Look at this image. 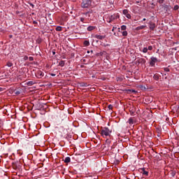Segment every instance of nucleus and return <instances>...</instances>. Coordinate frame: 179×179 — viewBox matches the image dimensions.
Wrapping results in <instances>:
<instances>
[{
    "label": "nucleus",
    "instance_id": "4be33fe9",
    "mask_svg": "<svg viewBox=\"0 0 179 179\" xmlns=\"http://www.w3.org/2000/svg\"><path fill=\"white\" fill-rule=\"evenodd\" d=\"M121 30H122L123 31H125V30H127V26L126 25H122L121 26Z\"/></svg>",
    "mask_w": 179,
    "mask_h": 179
},
{
    "label": "nucleus",
    "instance_id": "09e8293b",
    "mask_svg": "<svg viewBox=\"0 0 179 179\" xmlns=\"http://www.w3.org/2000/svg\"><path fill=\"white\" fill-rule=\"evenodd\" d=\"M90 52L93 53V50H91Z\"/></svg>",
    "mask_w": 179,
    "mask_h": 179
},
{
    "label": "nucleus",
    "instance_id": "cd10ccee",
    "mask_svg": "<svg viewBox=\"0 0 179 179\" xmlns=\"http://www.w3.org/2000/svg\"><path fill=\"white\" fill-rule=\"evenodd\" d=\"M164 72H170V69L166 67L164 69Z\"/></svg>",
    "mask_w": 179,
    "mask_h": 179
},
{
    "label": "nucleus",
    "instance_id": "39448f33",
    "mask_svg": "<svg viewBox=\"0 0 179 179\" xmlns=\"http://www.w3.org/2000/svg\"><path fill=\"white\" fill-rule=\"evenodd\" d=\"M36 76L38 79H41V78H43V76H44V73L43 71H38L36 72Z\"/></svg>",
    "mask_w": 179,
    "mask_h": 179
},
{
    "label": "nucleus",
    "instance_id": "ddd939ff",
    "mask_svg": "<svg viewBox=\"0 0 179 179\" xmlns=\"http://www.w3.org/2000/svg\"><path fill=\"white\" fill-rule=\"evenodd\" d=\"M155 80H159L160 79V75L156 73L153 76Z\"/></svg>",
    "mask_w": 179,
    "mask_h": 179
},
{
    "label": "nucleus",
    "instance_id": "de8ad7c7",
    "mask_svg": "<svg viewBox=\"0 0 179 179\" xmlns=\"http://www.w3.org/2000/svg\"><path fill=\"white\" fill-rule=\"evenodd\" d=\"M90 51L88 50V51H87V54H90Z\"/></svg>",
    "mask_w": 179,
    "mask_h": 179
},
{
    "label": "nucleus",
    "instance_id": "a19ab883",
    "mask_svg": "<svg viewBox=\"0 0 179 179\" xmlns=\"http://www.w3.org/2000/svg\"><path fill=\"white\" fill-rule=\"evenodd\" d=\"M50 75H51V76H56V74H55V73H51Z\"/></svg>",
    "mask_w": 179,
    "mask_h": 179
},
{
    "label": "nucleus",
    "instance_id": "72a5a7b5",
    "mask_svg": "<svg viewBox=\"0 0 179 179\" xmlns=\"http://www.w3.org/2000/svg\"><path fill=\"white\" fill-rule=\"evenodd\" d=\"M147 49L149 50V51H152V50H153V47L152 45H150Z\"/></svg>",
    "mask_w": 179,
    "mask_h": 179
},
{
    "label": "nucleus",
    "instance_id": "f03ea898",
    "mask_svg": "<svg viewBox=\"0 0 179 179\" xmlns=\"http://www.w3.org/2000/svg\"><path fill=\"white\" fill-rule=\"evenodd\" d=\"M92 5V0H83V2L81 3V7L82 8H89Z\"/></svg>",
    "mask_w": 179,
    "mask_h": 179
},
{
    "label": "nucleus",
    "instance_id": "4c0bfd02",
    "mask_svg": "<svg viewBox=\"0 0 179 179\" xmlns=\"http://www.w3.org/2000/svg\"><path fill=\"white\" fill-rule=\"evenodd\" d=\"M37 21H33V24H37Z\"/></svg>",
    "mask_w": 179,
    "mask_h": 179
},
{
    "label": "nucleus",
    "instance_id": "f257e3e1",
    "mask_svg": "<svg viewBox=\"0 0 179 179\" xmlns=\"http://www.w3.org/2000/svg\"><path fill=\"white\" fill-rule=\"evenodd\" d=\"M112 130H110L108 127H101V135L103 138H107V136H111Z\"/></svg>",
    "mask_w": 179,
    "mask_h": 179
},
{
    "label": "nucleus",
    "instance_id": "6ab92c4d",
    "mask_svg": "<svg viewBox=\"0 0 179 179\" xmlns=\"http://www.w3.org/2000/svg\"><path fill=\"white\" fill-rule=\"evenodd\" d=\"M56 31H62V27L58 26L55 29Z\"/></svg>",
    "mask_w": 179,
    "mask_h": 179
},
{
    "label": "nucleus",
    "instance_id": "f704fd0d",
    "mask_svg": "<svg viewBox=\"0 0 179 179\" xmlns=\"http://www.w3.org/2000/svg\"><path fill=\"white\" fill-rule=\"evenodd\" d=\"M29 61H34V58L33 57H29Z\"/></svg>",
    "mask_w": 179,
    "mask_h": 179
},
{
    "label": "nucleus",
    "instance_id": "8fccbe9b",
    "mask_svg": "<svg viewBox=\"0 0 179 179\" xmlns=\"http://www.w3.org/2000/svg\"><path fill=\"white\" fill-rule=\"evenodd\" d=\"M118 30H119V31H120V28H118Z\"/></svg>",
    "mask_w": 179,
    "mask_h": 179
},
{
    "label": "nucleus",
    "instance_id": "37998d69",
    "mask_svg": "<svg viewBox=\"0 0 179 179\" xmlns=\"http://www.w3.org/2000/svg\"><path fill=\"white\" fill-rule=\"evenodd\" d=\"M2 90H3V88L0 87V92H2Z\"/></svg>",
    "mask_w": 179,
    "mask_h": 179
},
{
    "label": "nucleus",
    "instance_id": "0eeeda50",
    "mask_svg": "<svg viewBox=\"0 0 179 179\" xmlns=\"http://www.w3.org/2000/svg\"><path fill=\"white\" fill-rule=\"evenodd\" d=\"M141 173L144 176H149V172L145 169V168L140 169Z\"/></svg>",
    "mask_w": 179,
    "mask_h": 179
},
{
    "label": "nucleus",
    "instance_id": "b1692460",
    "mask_svg": "<svg viewBox=\"0 0 179 179\" xmlns=\"http://www.w3.org/2000/svg\"><path fill=\"white\" fill-rule=\"evenodd\" d=\"M178 9H179L178 5L174 6V7H173V10H178Z\"/></svg>",
    "mask_w": 179,
    "mask_h": 179
},
{
    "label": "nucleus",
    "instance_id": "4468645a",
    "mask_svg": "<svg viewBox=\"0 0 179 179\" xmlns=\"http://www.w3.org/2000/svg\"><path fill=\"white\" fill-rule=\"evenodd\" d=\"M145 27H146V26H145V25H141V26H140V27H137L136 28V30H143V29H145Z\"/></svg>",
    "mask_w": 179,
    "mask_h": 179
},
{
    "label": "nucleus",
    "instance_id": "c9c22d12",
    "mask_svg": "<svg viewBox=\"0 0 179 179\" xmlns=\"http://www.w3.org/2000/svg\"><path fill=\"white\" fill-rule=\"evenodd\" d=\"M24 61H27V59H29V57L24 56Z\"/></svg>",
    "mask_w": 179,
    "mask_h": 179
},
{
    "label": "nucleus",
    "instance_id": "79ce46f5",
    "mask_svg": "<svg viewBox=\"0 0 179 179\" xmlns=\"http://www.w3.org/2000/svg\"><path fill=\"white\" fill-rule=\"evenodd\" d=\"M52 55H55V51H52Z\"/></svg>",
    "mask_w": 179,
    "mask_h": 179
},
{
    "label": "nucleus",
    "instance_id": "49530a36",
    "mask_svg": "<svg viewBox=\"0 0 179 179\" xmlns=\"http://www.w3.org/2000/svg\"><path fill=\"white\" fill-rule=\"evenodd\" d=\"M30 5H31V6H32V7H34V5H33L32 3H31Z\"/></svg>",
    "mask_w": 179,
    "mask_h": 179
},
{
    "label": "nucleus",
    "instance_id": "a878e982",
    "mask_svg": "<svg viewBox=\"0 0 179 179\" xmlns=\"http://www.w3.org/2000/svg\"><path fill=\"white\" fill-rule=\"evenodd\" d=\"M127 92H129L130 93H136L135 90H128Z\"/></svg>",
    "mask_w": 179,
    "mask_h": 179
},
{
    "label": "nucleus",
    "instance_id": "f8f14e48",
    "mask_svg": "<svg viewBox=\"0 0 179 179\" xmlns=\"http://www.w3.org/2000/svg\"><path fill=\"white\" fill-rule=\"evenodd\" d=\"M94 29H96V27L94 26H90L87 28V30L88 31H93V30H94Z\"/></svg>",
    "mask_w": 179,
    "mask_h": 179
},
{
    "label": "nucleus",
    "instance_id": "dca6fc26",
    "mask_svg": "<svg viewBox=\"0 0 179 179\" xmlns=\"http://www.w3.org/2000/svg\"><path fill=\"white\" fill-rule=\"evenodd\" d=\"M64 163H71V157H67L64 160Z\"/></svg>",
    "mask_w": 179,
    "mask_h": 179
},
{
    "label": "nucleus",
    "instance_id": "473e14b6",
    "mask_svg": "<svg viewBox=\"0 0 179 179\" xmlns=\"http://www.w3.org/2000/svg\"><path fill=\"white\" fill-rule=\"evenodd\" d=\"M126 17H127V19H131V14L127 13L126 15Z\"/></svg>",
    "mask_w": 179,
    "mask_h": 179
},
{
    "label": "nucleus",
    "instance_id": "a211bd4d",
    "mask_svg": "<svg viewBox=\"0 0 179 179\" xmlns=\"http://www.w3.org/2000/svg\"><path fill=\"white\" fill-rule=\"evenodd\" d=\"M128 122H129V124L130 125H132V124H134V119H133L132 117H130V118L129 119V120H128Z\"/></svg>",
    "mask_w": 179,
    "mask_h": 179
},
{
    "label": "nucleus",
    "instance_id": "bb28decb",
    "mask_svg": "<svg viewBox=\"0 0 179 179\" xmlns=\"http://www.w3.org/2000/svg\"><path fill=\"white\" fill-rule=\"evenodd\" d=\"M143 52L144 54H146V52H148V48H144L143 49Z\"/></svg>",
    "mask_w": 179,
    "mask_h": 179
},
{
    "label": "nucleus",
    "instance_id": "c85d7f7f",
    "mask_svg": "<svg viewBox=\"0 0 179 179\" xmlns=\"http://www.w3.org/2000/svg\"><path fill=\"white\" fill-rule=\"evenodd\" d=\"M158 3H164V0H157Z\"/></svg>",
    "mask_w": 179,
    "mask_h": 179
},
{
    "label": "nucleus",
    "instance_id": "423d86ee",
    "mask_svg": "<svg viewBox=\"0 0 179 179\" xmlns=\"http://www.w3.org/2000/svg\"><path fill=\"white\" fill-rule=\"evenodd\" d=\"M120 18V15H112L110 16L109 19H110V21L109 22H113V20H115V19H118Z\"/></svg>",
    "mask_w": 179,
    "mask_h": 179
},
{
    "label": "nucleus",
    "instance_id": "412c9836",
    "mask_svg": "<svg viewBox=\"0 0 179 179\" xmlns=\"http://www.w3.org/2000/svg\"><path fill=\"white\" fill-rule=\"evenodd\" d=\"M59 66H64V65H65V62L63 61V60L60 61V62H59Z\"/></svg>",
    "mask_w": 179,
    "mask_h": 179
},
{
    "label": "nucleus",
    "instance_id": "f3484780",
    "mask_svg": "<svg viewBox=\"0 0 179 179\" xmlns=\"http://www.w3.org/2000/svg\"><path fill=\"white\" fill-rule=\"evenodd\" d=\"M83 44L85 47H89V45H90V42L89 41H85Z\"/></svg>",
    "mask_w": 179,
    "mask_h": 179
},
{
    "label": "nucleus",
    "instance_id": "c03bdc74",
    "mask_svg": "<svg viewBox=\"0 0 179 179\" xmlns=\"http://www.w3.org/2000/svg\"><path fill=\"white\" fill-rule=\"evenodd\" d=\"M145 21H146V18L143 19V22H145Z\"/></svg>",
    "mask_w": 179,
    "mask_h": 179
},
{
    "label": "nucleus",
    "instance_id": "ea45409f",
    "mask_svg": "<svg viewBox=\"0 0 179 179\" xmlns=\"http://www.w3.org/2000/svg\"><path fill=\"white\" fill-rule=\"evenodd\" d=\"M117 29V27H113V29H112V31H114V29Z\"/></svg>",
    "mask_w": 179,
    "mask_h": 179
},
{
    "label": "nucleus",
    "instance_id": "5701e85b",
    "mask_svg": "<svg viewBox=\"0 0 179 179\" xmlns=\"http://www.w3.org/2000/svg\"><path fill=\"white\" fill-rule=\"evenodd\" d=\"M6 65L7 66H8V68H10V66H13V64L10 62H8Z\"/></svg>",
    "mask_w": 179,
    "mask_h": 179
},
{
    "label": "nucleus",
    "instance_id": "a18cd8bd",
    "mask_svg": "<svg viewBox=\"0 0 179 179\" xmlns=\"http://www.w3.org/2000/svg\"><path fill=\"white\" fill-rule=\"evenodd\" d=\"M99 55H100V53H97L96 54V56L99 57Z\"/></svg>",
    "mask_w": 179,
    "mask_h": 179
},
{
    "label": "nucleus",
    "instance_id": "2f4dec72",
    "mask_svg": "<svg viewBox=\"0 0 179 179\" xmlns=\"http://www.w3.org/2000/svg\"><path fill=\"white\" fill-rule=\"evenodd\" d=\"M14 92H15V94L17 95L20 94V91H19V90H15Z\"/></svg>",
    "mask_w": 179,
    "mask_h": 179
},
{
    "label": "nucleus",
    "instance_id": "6e6552de",
    "mask_svg": "<svg viewBox=\"0 0 179 179\" xmlns=\"http://www.w3.org/2000/svg\"><path fill=\"white\" fill-rule=\"evenodd\" d=\"M94 38H97L98 40H104V38H106V36L96 34L94 36Z\"/></svg>",
    "mask_w": 179,
    "mask_h": 179
},
{
    "label": "nucleus",
    "instance_id": "393cba45",
    "mask_svg": "<svg viewBox=\"0 0 179 179\" xmlns=\"http://www.w3.org/2000/svg\"><path fill=\"white\" fill-rule=\"evenodd\" d=\"M127 13H128V10L127 9L123 10V15H124L126 16Z\"/></svg>",
    "mask_w": 179,
    "mask_h": 179
},
{
    "label": "nucleus",
    "instance_id": "7ed1b4c3",
    "mask_svg": "<svg viewBox=\"0 0 179 179\" xmlns=\"http://www.w3.org/2000/svg\"><path fill=\"white\" fill-rule=\"evenodd\" d=\"M156 62H157V58H156L155 57H150V65L151 66H155Z\"/></svg>",
    "mask_w": 179,
    "mask_h": 179
},
{
    "label": "nucleus",
    "instance_id": "58836bf2",
    "mask_svg": "<svg viewBox=\"0 0 179 179\" xmlns=\"http://www.w3.org/2000/svg\"><path fill=\"white\" fill-rule=\"evenodd\" d=\"M103 54V52H99V55H101V57H102Z\"/></svg>",
    "mask_w": 179,
    "mask_h": 179
},
{
    "label": "nucleus",
    "instance_id": "7c9ffc66",
    "mask_svg": "<svg viewBox=\"0 0 179 179\" xmlns=\"http://www.w3.org/2000/svg\"><path fill=\"white\" fill-rule=\"evenodd\" d=\"M106 143L108 145H110V143H111V141L108 138V139H106Z\"/></svg>",
    "mask_w": 179,
    "mask_h": 179
},
{
    "label": "nucleus",
    "instance_id": "aec40b11",
    "mask_svg": "<svg viewBox=\"0 0 179 179\" xmlns=\"http://www.w3.org/2000/svg\"><path fill=\"white\" fill-rule=\"evenodd\" d=\"M122 34L123 37H127V36H128V31H122Z\"/></svg>",
    "mask_w": 179,
    "mask_h": 179
},
{
    "label": "nucleus",
    "instance_id": "e433bc0d",
    "mask_svg": "<svg viewBox=\"0 0 179 179\" xmlns=\"http://www.w3.org/2000/svg\"><path fill=\"white\" fill-rule=\"evenodd\" d=\"M80 22H83H83H85V18L84 17H80Z\"/></svg>",
    "mask_w": 179,
    "mask_h": 179
},
{
    "label": "nucleus",
    "instance_id": "9d476101",
    "mask_svg": "<svg viewBox=\"0 0 179 179\" xmlns=\"http://www.w3.org/2000/svg\"><path fill=\"white\" fill-rule=\"evenodd\" d=\"M137 62H138V64H145L146 60L143 58H141V59L137 60Z\"/></svg>",
    "mask_w": 179,
    "mask_h": 179
},
{
    "label": "nucleus",
    "instance_id": "3c124183",
    "mask_svg": "<svg viewBox=\"0 0 179 179\" xmlns=\"http://www.w3.org/2000/svg\"><path fill=\"white\" fill-rule=\"evenodd\" d=\"M114 36H115V33H114Z\"/></svg>",
    "mask_w": 179,
    "mask_h": 179
},
{
    "label": "nucleus",
    "instance_id": "1a4fd4ad",
    "mask_svg": "<svg viewBox=\"0 0 179 179\" xmlns=\"http://www.w3.org/2000/svg\"><path fill=\"white\" fill-rule=\"evenodd\" d=\"M164 8L166 12H169V10H171V6L164 4Z\"/></svg>",
    "mask_w": 179,
    "mask_h": 179
},
{
    "label": "nucleus",
    "instance_id": "9b49d317",
    "mask_svg": "<svg viewBox=\"0 0 179 179\" xmlns=\"http://www.w3.org/2000/svg\"><path fill=\"white\" fill-rule=\"evenodd\" d=\"M130 115H135V108L132 107L129 108Z\"/></svg>",
    "mask_w": 179,
    "mask_h": 179
},
{
    "label": "nucleus",
    "instance_id": "c756f323",
    "mask_svg": "<svg viewBox=\"0 0 179 179\" xmlns=\"http://www.w3.org/2000/svg\"><path fill=\"white\" fill-rule=\"evenodd\" d=\"M108 108L109 110H113V105H111V104L108 105Z\"/></svg>",
    "mask_w": 179,
    "mask_h": 179
},
{
    "label": "nucleus",
    "instance_id": "2eb2a0df",
    "mask_svg": "<svg viewBox=\"0 0 179 179\" xmlns=\"http://www.w3.org/2000/svg\"><path fill=\"white\" fill-rule=\"evenodd\" d=\"M34 83H36L34 81H28L26 83L27 86H33V85H34Z\"/></svg>",
    "mask_w": 179,
    "mask_h": 179
},
{
    "label": "nucleus",
    "instance_id": "20e7f679",
    "mask_svg": "<svg viewBox=\"0 0 179 179\" xmlns=\"http://www.w3.org/2000/svg\"><path fill=\"white\" fill-rule=\"evenodd\" d=\"M156 27V24L152 21L149 22V29L152 31H155V28Z\"/></svg>",
    "mask_w": 179,
    "mask_h": 179
}]
</instances>
